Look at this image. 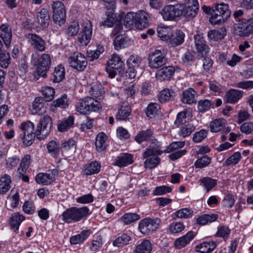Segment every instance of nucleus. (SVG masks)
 I'll return each mask as SVG.
<instances>
[{"mask_svg":"<svg viewBox=\"0 0 253 253\" xmlns=\"http://www.w3.org/2000/svg\"><path fill=\"white\" fill-rule=\"evenodd\" d=\"M88 214L89 209L87 207H73L67 209L62 213L61 216L63 221L70 223L78 222Z\"/></svg>","mask_w":253,"mask_h":253,"instance_id":"obj_1","label":"nucleus"},{"mask_svg":"<svg viewBox=\"0 0 253 253\" xmlns=\"http://www.w3.org/2000/svg\"><path fill=\"white\" fill-rule=\"evenodd\" d=\"M231 11L227 4H217L212 10L210 21L212 24H219L225 22L229 17Z\"/></svg>","mask_w":253,"mask_h":253,"instance_id":"obj_2","label":"nucleus"},{"mask_svg":"<svg viewBox=\"0 0 253 253\" xmlns=\"http://www.w3.org/2000/svg\"><path fill=\"white\" fill-rule=\"evenodd\" d=\"M23 131L21 138L23 143L27 146H31L34 142L35 137H37L36 131L34 132L35 125L30 121L23 122L19 126Z\"/></svg>","mask_w":253,"mask_h":253,"instance_id":"obj_3","label":"nucleus"},{"mask_svg":"<svg viewBox=\"0 0 253 253\" xmlns=\"http://www.w3.org/2000/svg\"><path fill=\"white\" fill-rule=\"evenodd\" d=\"M52 125V120L49 116L46 115L42 117L36 130L37 139L41 140L45 138L50 132Z\"/></svg>","mask_w":253,"mask_h":253,"instance_id":"obj_4","label":"nucleus"},{"mask_svg":"<svg viewBox=\"0 0 253 253\" xmlns=\"http://www.w3.org/2000/svg\"><path fill=\"white\" fill-rule=\"evenodd\" d=\"M161 221L160 219L145 218L139 223L138 229L143 234H149L155 231L160 226Z\"/></svg>","mask_w":253,"mask_h":253,"instance_id":"obj_5","label":"nucleus"},{"mask_svg":"<svg viewBox=\"0 0 253 253\" xmlns=\"http://www.w3.org/2000/svg\"><path fill=\"white\" fill-rule=\"evenodd\" d=\"M186 4H180L181 16L190 19L197 15L199 10V3L197 0H187Z\"/></svg>","mask_w":253,"mask_h":253,"instance_id":"obj_6","label":"nucleus"},{"mask_svg":"<svg viewBox=\"0 0 253 253\" xmlns=\"http://www.w3.org/2000/svg\"><path fill=\"white\" fill-rule=\"evenodd\" d=\"M68 62L71 67L80 72L84 71L87 64L86 57L81 53H75L71 55Z\"/></svg>","mask_w":253,"mask_h":253,"instance_id":"obj_7","label":"nucleus"},{"mask_svg":"<svg viewBox=\"0 0 253 253\" xmlns=\"http://www.w3.org/2000/svg\"><path fill=\"white\" fill-rule=\"evenodd\" d=\"M167 62V58L160 50H156L149 55V66L151 69L161 68Z\"/></svg>","mask_w":253,"mask_h":253,"instance_id":"obj_8","label":"nucleus"},{"mask_svg":"<svg viewBox=\"0 0 253 253\" xmlns=\"http://www.w3.org/2000/svg\"><path fill=\"white\" fill-rule=\"evenodd\" d=\"M58 174L56 169H49L46 172L38 173L36 177V181L38 184L43 185H48L51 184L55 180V177Z\"/></svg>","mask_w":253,"mask_h":253,"instance_id":"obj_9","label":"nucleus"},{"mask_svg":"<svg viewBox=\"0 0 253 253\" xmlns=\"http://www.w3.org/2000/svg\"><path fill=\"white\" fill-rule=\"evenodd\" d=\"M161 14L165 20H173L176 18L181 16L180 4L165 6L162 10Z\"/></svg>","mask_w":253,"mask_h":253,"instance_id":"obj_10","label":"nucleus"},{"mask_svg":"<svg viewBox=\"0 0 253 253\" xmlns=\"http://www.w3.org/2000/svg\"><path fill=\"white\" fill-rule=\"evenodd\" d=\"M158 155L149 150L144 151L142 154V159L145 160L144 162V167L149 169L156 168L161 162V158Z\"/></svg>","mask_w":253,"mask_h":253,"instance_id":"obj_11","label":"nucleus"},{"mask_svg":"<svg viewBox=\"0 0 253 253\" xmlns=\"http://www.w3.org/2000/svg\"><path fill=\"white\" fill-rule=\"evenodd\" d=\"M236 29L240 37H248L253 33V19L243 20L242 22L235 24Z\"/></svg>","mask_w":253,"mask_h":253,"instance_id":"obj_12","label":"nucleus"},{"mask_svg":"<svg viewBox=\"0 0 253 253\" xmlns=\"http://www.w3.org/2000/svg\"><path fill=\"white\" fill-rule=\"evenodd\" d=\"M53 19L55 22L63 23L66 18V12L63 3L59 1L53 2L52 4Z\"/></svg>","mask_w":253,"mask_h":253,"instance_id":"obj_13","label":"nucleus"},{"mask_svg":"<svg viewBox=\"0 0 253 253\" xmlns=\"http://www.w3.org/2000/svg\"><path fill=\"white\" fill-rule=\"evenodd\" d=\"M31 63L34 65H39L50 68L51 58L48 54H39L35 52L32 55Z\"/></svg>","mask_w":253,"mask_h":253,"instance_id":"obj_14","label":"nucleus"},{"mask_svg":"<svg viewBox=\"0 0 253 253\" xmlns=\"http://www.w3.org/2000/svg\"><path fill=\"white\" fill-rule=\"evenodd\" d=\"M92 35V24L90 21L84 24L82 32L79 35L78 41L84 45H86L90 41Z\"/></svg>","mask_w":253,"mask_h":253,"instance_id":"obj_15","label":"nucleus"},{"mask_svg":"<svg viewBox=\"0 0 253 253\" xmlns=\"http://www.w3.org/2000/svg\"><path fill=\"white\" fill-rule=\"evenodd\" d=\"M28 39L31 45L36 50L43 51L45 49V42L40 36L36 34H29Z\"/></svg>","mask_w":253,"mask_h":253,"instance_id":"obj_16","label":"nucleus"},{"mask_svg":"<svg viewBox=\"0 0 253 253\" xmlns=\"http://www.w3.org/2000/svg\"><path fill=\"white\" fill-rule=\"evenodd\" d=\"M194 39L198 52L203 56L207 55L209 52V47L203 36L197 34L194 36Z\"/></svg>","mask_w":253,"mask_h":253,"instance_id":"obj_17","label":"nucleus"},{"mask_svg":"<svg viewBox=\"0 0 253 253\" xmlns=\"http://www.w3.org/2000/svg\"><path fill=\"white\" fill-rule=\"evenodd\" d=\"M141 60V57L137 55H131L127 60L126 63L129 72L131 74L129 75L130 77L134 78L135 77V73L139 68Z\"/></svg>","mask_w":253,"mask_h":253,"instance_id":"obj_18","label":"nucleus"},{"mask_svg":"<svg viewBox=\"0 0 253 253\" xmlns=\"http://www.w3.org/2000/svg\"><path fill=\"white\" fill-rule=\"evenodd\" d=\"M185 34L180 30L172 32L169 39L168 40L169 44L172 47L181 45L184 41Z\"/></svg>","mask_w":253,"mask_h":253,"instance_id":"obj_19","label":"nucleus"},{"mask_svg":"<svg viewBox=\"0 0 253 253\" xmlns=\"http://www.w3.org/2000/svg\"><path fill=\"white\" fill-rule=\"evenodd\" d=\"M148 14L144 11L135 13V27L140 30L147 27L149 25Z\"/></svg>","mask_w":253,"mask_h":253,"instance_id":"obj_20","label":"nucleus"},{"mask_svg":"<svg viewBox=\"0 0 253 253\" xmlns=\"http://www.w3.org/2000/svg\"><path fill=\"white\" fill-rule=\"evenodd\" d=\"M133 162V156L129 153H122L114 160L113 165L119 167H126Z\"/></svg>","mask_w":253,"mask_h":253,"instance_id":"obj_21","label":"nucleus"},{"mask_svg":"<svg viewBox=\"0 0 253 253\" xmlns=\"http://www.w3.org/2000/svg\"><path fill=\"white\" fill-rule=\"evenodd\" d=\"M12 37V31L9 25L2 24L0 26V37L2 39L6 47L10 46Z\"/></svg>","mask_w":253,"mask_h":253,"instance_id":"obj_22","label":"nucleus"},{"mask_svg":"<svg viewBox=\"0 0 253 253\" xmlns=\"http://www.w3.org/2000/svg\"><path fill=\"white\" fill-rule=\"evenodd\" d=\"M174 71V68L172 66L164 67L157 72L156 78L161 82L169 80L173 75Z\"/></svg>","mask_w":253,"mask_h":253,"instance_id":"obj_23","label":"nucleus"},{"mask_svg":"<svg viewBox=\"0 0 253 253\" xmlns=\"http://www.w3.org/2000/svg\"><path fill=\"white\" fill-rule=\"evenodd\" d=\"M194 237V232L192 231H189L186 234L175 240L174 243L175 248L177 249H181L184 248L193 239Z\"/></svg>","mask_w":253,"mask_h":253,"instance_id":"obj_24","label":"nucleus"},{"mask_svg":"<svg viewBox=\"0 0 253 253\" xmlns=\"http://www.w3.org/2000/svg\"><path fill=\"white\" fill-rule=\"evenodd\" d=\"M243 91L235 89H231L228 90L225 95V99L226 102L229 103H236L243 96Z\"/></svg>","mask_w":253,"mask_h":253,"instance_id":"obj_25","label":"nucleus"},{"mask_svg":"<svg viewBox=\"0 0 253 253\" xmlns=\"http://www.w3.org/2000/svg\"><path fill=\"white\" fill-rule=\"evenodd\" d=\"M216 245L213 241L204 242L196 246V251L201 253H210L214 250Z\"/></svg>","mask_w":253,"mask_h":253,"instance_id":"obj_26","label":"nucleus"},{"mask_svg":"<svg viewBox=\"0 0 253 253\" xmlns=\"http://www.w3.org/2000/svg\"><path fill=\"white\" fill-rule=\"evenodd\" d=\"M154 134L153 131L151 129L139 131L135 136L134 140L139 144L143 142L151 140Z\"/></svg>","mask_w":253,"mask_h":253,"instance_id":"obj_27","label":"nucleus"},{"mask_svg":"<svg viewBox=\"0 0 253 253\" xmlns=\"http://www.w3.org/2000/svg\"><path fill=\"white\" fill-rule=\"evenodd\" d=\"M108 66L117 69L121 73L123 71L124 64L118 55L113 54L108 62Z\"/></svg>","mask_w":253,"mask_h":253,"instance_id":"obj_28","label":"nucleus"},{"mask_svg":"<svg viewBox=\"0 0 253 253\" xmlns=\"http://www.w3.org/2000/svg\"><path fill=\"white\" fill-rule=\"evenodd\" d=\"M44 104V101L42 98H36L33 103V113L38 115L44 113L45 112Z\"/></svg>","mask_w":253,"mask_h":253,"instance_id":"obj_29","label":"nucleus"},{"mask_svg":"<svg viewBox=\"0 0 253 253\" xmlns=\"http://www.w3.org/2000/svg\"><path fill=\"white\" fill-rule=\"evenodd\" d=\"M152 245L149 240H144L135 247L134 253H150Z\"/></svg>","mask_w":253,"mask_h":253,"instance_id":"obj_30","label":"nucleus"},{"mask_svg":"<svg viewBox=\"0 0 253 253\" xmlns=\"http://www.w3.org/2000/svg\"><path fill=\"white\" fill-rule=\"evenodd\" d=\"M37 20L42 27L44 28L47 27L50 21L48 11L45 8L42 9L37 15Z\"/></svg>","mask_w":253,"mask_h":253,"instance_id":"obj_31","label":"nucleus"},{"mask_svg":"<svg viewBox=\"0 0 253 253\" xmlns=\"http://www.w3.org/2000/svg\"><path fill=\"white\" fill-rule=\"evenodd\" d=\"M100 164L96 161H93L86 165L84 170V173L86 175H90L98 173L100 171Z\"/></svg>","mask_w":253,"mask_h":253,"instance_id":"obj_32","label":"nucleus"},{"mask_svg":"<svg viewBox=\"0 0 253 253\" xmlns=\"http://www.w3.org/2000/svg\"><path fill=\"white\" fill-rule=\"evenodd\" d=\"M106 135L104 132L99 133L96 137L95 147L99 152L104 151L107 146Z\"/></svg>","mask_w":253,"mask_h":253,"instance_id":"obj_33","label":"nucleus"},{"mask_svg":"<svg viewBox=\"0 0 253 253\" xmlns=\"http://www.w3.org/2000/svg\"><path fill=\"white\" fill-rule=\"evenodd\" d=\"M182 101L184 103L191 104L196 101V92L192 88H189L183 92Z\"/></svg>","mask_w":253,"mask_h":253,"instance_id":"obj_34","label":"nucleus"},{"mask_svg":"<svg viewBox=\"0 0 253 253\" xmlns=\"http://www.w3.org/2000/svg\"><path fill=\"white\" fill-rule=\"evenodd\" d=\"M74 124V117L69 116L67 119L62 120L58 125L57 128L60 132H64L73 126Z\"/></svg>","mask_w":253,"mask_h":253,"instance_id":"obj_35","label":"nucleus"},{"mask_svg":"<svg viewBox=\"0 0 253 253\" xmlns=\"http://www.w3.org/2000/svg\"><path fill=\"white\" fill-rule=\"evenodd\" d=\"M130 41L121 35L117 36L114 41V47L117 50L127 47Z\"/></svg>","mask_w":253,"mask_h":253,"instance_id":"obj_36","label":"nucleus"},{"mask_svg":"<svg viewBox=\"0 0 253 253\" xmlns=\"http://www.w3.org/2000/svg\"><path fill=\"white\" fill-rule=\"evenodd\" d=\"M218 217V215L216 214H205L199 216L196 219V222L199 225H204L216 221Z\"/></svg>","mask_w":253,"mask_h":253,"instance_id":"obj_37","label":"nucleus"},{"mask_svg":"<svg viewBox=\"0 0 253 253\" xmlns=\"http://www.w3.org/2000/svg\"><path fill=\"white\" fill-rule=\"evenodd\" d=\"M191 117V113L187 109L179 112L176 116V119L174 122L176 125L180 126L185 124L189 118Z\"/></svg>","mask_w":253,"mask_h":253,"instance_id":"obj_38","label":"nucleus"},{"mask_svg":"<svg viewBox=\"0 0 253 253\" xmlns=\"http://www.w3.org/2000/svg\"><path fill=\"white\" fill-rule=\"evenodd\" d=\"M199 182L200 185L204 187L207 192H209L217 184L216 179L211 178L210 177H205L199 179Z\"/></svg>","mask_w":253,"mask_h":253,"instance_id":"obj_39","label":"nucleus"},{"mask_svg":"<svg viewBox=\"0 0 253 253\" xmlns=\"http://www.w3.org/2000/svg\"><path fill=\"white\" fill-rule=\"evenodd\" d=\"M175 96V92L172 89L165 88L162 90L159 95V100L161 102H166L172 100Z\"/></svg>","mask_w":253,"mask_h":253,"instance_id":"obj_40","label":"nucleus"},{"mask_svg":"<svg viewBox=\"0 0 253 253\" xmlns=\"http://www.w3.org/2000/svg\"><path fill=\"white\" fill-rule=\"evenodd\" d=\"M86 98L88 114L92 112H97L101 108V105L98 101L90 97Z\"/></svg>","mask_w":253,"mask_h":253,"instance_id":"obj_41","label":"nucleus"},{"mask_svg":"<svg viewBox=\"0 0 253 253\" xmlns=\"http://www.w3.org/2000/svg\"><path fill=\"white\" fill-rule=\"evenodd\" d=\"M90 234V230H84L80 234L72 236L70 238V243L72 245H76L83 243Z\"/></svg>","mask_w":253,"mask_h":253,"instance_id":"obj_42","label":"nucleus"},{"mask_svg":"<svg viewBox=\"0 0 253 253\" xmlns=\"http://www.w3.org/2000/svg\"><path fill=\"white\" fill-rule=\"evenodd\" d=\"M140 218V215L136 213H126L124 214L120 218V220L125 225H128Z\"/></svg>","mask_w":253,"mask_h":253,"instance_id":"obj_43","label":"nucleus"},{"mask_svg":"<svg viewBox=\"0 0 253 253\" xmlns=\"http://www.w3.org/2000/svg\"><path fill=\"white\" fill-rule=\"evenodd\" d=\"M131 110L129 106L122 105L117 114L116 119L119 121L126 120L130 115Z\"/></svg>","mask_w":253,"mask_h":253,"instance_id":"obj_44","label":"nucleus"},{"mask_svg":"<svg viewBox=\"0 0 253 253\" xmlns=\"http://www.w3.org/2000/svg\"><path fill=\"white\" fill-rule=\"evenodd\" d=\"M48 152L51 156L57 158L59 155L61 147L58 143L54 140L49 141L46 146Z\"/></svg>","mask_w":253,"mask_h":253,"instance_id":"obj_45","label":"nucleus"},{"mask_svg":"<svg viewBox=\"0 0 253 253\" xmlns=\"http://www.w3.org/2000/svg\"><path fill=\"white\" fill-rule=\"evenodd\" d=\"M160 110V105L156 103H150L147 107L145 113L149 118H154L158 114Z\"/></svg>","mask_w":253,"mask_h":253,"instance_id":"obj_46","label":"nucleus"},{"mask_svg":"<svg viewBox=\"0 0 253 253\" xmlns=\"http://www.w3.org/2000/svg\"><path fill=\"white\" fill-rule=\"evenodd\" d=\"M11 182L9 175H5L0 178V194H5L10 189Z\"/></svg>","mask_w":253,"mask_h":253,"instance_id":"obj_47","label":"nucleus"},{"mask_svg":"<svg viewBox=\"0 0 253 253\" xmlns=\"http://www.w3.org/2000/svg\"><path fill=\"white\" fill-rule=\"evenodd\" d=\"M60 147L61 150L63 152L73 153L75 151L76 145L75 141L70 139L68 140L62 141Z\"/></svg>","mask_w":253,"mask_h":253,"instance_id":"obj_48","label":"nucleus"},{"mask_svg":"<svg viewBox=\"0 0 253 253\" xmlns=\"http://www.w3.org/2000/svg\"><path fill=\"white\" fill-rule=\"evenodd\" d=\"M65 73V69L62 65H60L55 67L53 73V82L54 83H59L61 82L64 79Z\"/></svg>","mask_w":253,"mask_h":253,"instance_id":"obj_49","label":"nucleus"},{"mask_svg":"<svg viewBox=\"0 0 253 253\" xmlns=\"http://www.w3.org/2000/svg\"><path fill=\"white\" fill-rule=\"evenodd\" d=\"M226 121L223 119L213 120L210 125L211 131L212 132H217L222 130L225 127Z\"/></svg>","mask_w":253,"mask_h":253,"instance_id":"obj_50","label":"nucleus"},{"mask_svg":"<svg viewBox=\"0 0 253 253\" xmlns=\"http://www.w3.org/2000/svg\"><path fill=\"white\" fill-rule=\"evenodd\" d=\"M24 219V216L18 212H15L12 215L10 225L14 231L18 229L20 223Z\"/></svg>","mask_w":253,"mask_h":253,"instance_id":"obj_51","label":"nucleus"},{"mask_svg":"<svg viewBox=\"0 0 253 253\" xmlns=\"http://www.w3.org/2000/svg\"><path fill=\"white\" fill-rule=\"evenodd\" d=\"M149 146L146 148L145 151L150 150L152 153H155L158 155H161L163 153L164 151L161 150V143L156 139H152Z\"/></svg>","mask_w":253,"mask_h":253,"instance_id":"obj_52","label":"nucleus"},{"mask_svg":"<svg viewBox=\"0 0 253 253\" xmlns=\"http://www.w3.org/2000/svg\"><path fill=\"white\" fill-rule=\"evenodd\" d=\"M172 30L169 27L160 26L157 28L158 36L163 41H168Z\"/></svg>","mask_w":253,"mask_h":253,"instance_id":"obj_53","label":"nucleus"},{"mask_svg":"<svg viewBox=\"0 0 253 253\" xmlns=\"http://www.w3.org/2000/svg\"><path fill=\"white\" fill-rule=\"evenodd\" d=\"M195 129V126L191 124H188L180 127L178 134L179 136L185 138L189 136Z\"/></svg>","mask_w":253,"mask_h":253,"instance_id":"obj_54","label":"nucleus"},{"mask_svg":"<svg viewBox=\"0 0 253 253\" xmlns=\"http://www.w3.org/2000/svg\"><path fill=\"white\" fill-rule=\"evenodd\" d=\"M69 104V100L66 94L62 95L60 97L53 101L51 104L55 107H58L61 108H66Z\"/></svg>","mask_w":253,"mask_h":253,"instance_id":"obj_55","label":"nucleus"},{"mask_svg":"<svg viewBox=\"0 0 253 253\" xmlns=\"http://www.w3.org/2000/svg\"><path fill=\"white\" fill-rule=\"evenodd\" d=\"M106 18L105 19L100 22V25L101 26H107L108 27H112L114 22L116 21V16L114 13L105 12Z\"/></svg>","mask_w":253,"mask_h":253,"instance_id":"obj_56","label":"nucleus"},{"mask_svg":"<svg viewBox=\"0 0 253 253\" xmlns=\"http://www.w3.org/2000/svg\"><path fill=\"white\" fill-rule=\"evenodd\" d=\"M135 13L129 12L127 13L124 19V24L128 29H131L133 26H135Z\"/></svg>","mask_w":253,"mask_h":253,"instance_id":"obj_57","label":"nucleus"},{"mask_svg":"<svg viewBox=\"0 0 253 253\" xmlns=\"http://www.w3.org/2000/svg\"><path fill=\"white\" fill-rule=\"evenodd\" d=\"M130 240V237L124 233L114 241L113 245L118 247H122L128 244Z\"/></svg>","mask_w":253,"mask_h":253,"instance_id":"obj_58","label":"nucleus"},{"mask_svg":"<svg viewBox=\"0 0 253 253\" xmlns=\"http://www.w3.org/2000/svg\"><path fill=\"white\" fill-rule=\"evenodd\" d=\"M42 91L46 101H50L54 98L55 91L53 87L44 86L42 88Z\"/></svg>","mask_w":253,"mask_h":253,"instance_id":"obj_59","label":"nucleus"},{"mask_svg":"<svg viewBox=\"0 0 253 253\" xmlns=\"http://www.w3.org/2000/svg\"><path fill=\"white\" fill-rule=\"evenodd\" d=\"M214 103L209 99L200 100L198 102V109L200 112H205L210 110Z\"/></svg>","mask_w":253,"mask_h":253,"instance_id":"obj_60","label":"nucleus"},{"mask_svg":"<svg viewBox=\"0 0 253 253\" xmlns=\"http://www.w3.org/2000/svg\"><path fill=\"white\" fill-rule=\"evenodd\" d=\"M80 30V25L78 22L71 23L66 30V34L71 37L76 36Z\"/></svg>","mask_w":253,"mask_h":253,"instance_id":"obj_61","label":"nucleus"},{"mask_svg":"<svg viewBox=\"0 0 253 253\" xmlns=\"http://www.w3.org/2000/svg\"><path fill=\"white\" fill-rule=\"evenodd\" d=\"M91 92L92 96L100 99L103 97L105 91L103 86L99 84L92 87Z\"/></svg>","mask_w":253,"mask_h":253,"instance_id":"obj_62","label":"nucleus"},{"mask_svg":"<svg viewBox=\"0 0 253 253\" xmlns=\"http://www.w3.org/2000/svg\"><path fill=\"white\" fill-rule=\"evenodd\" d=\"M185 226L182 222H174L169 224L168 230L171 234H177L182 231Z\"/></svg>","mask_w":253,"mask_h":253,"instance_id":"obj_63","label":"nucleus"},{"mask_svg":"<svg viewBox=\"0 0 253 253\" xmlns=\"http://www.w3.org/2000/svg\"><path fill=\"white\" fill-rule=\"evenodd\" d=\"M193 211L188 208L178 210L174 213L175 217L181 218H188L192 216Z\"/></svg>","mask_w":253,"mask_h":253,"instance_id":"obj_64","label":"nucleus"}]
</instances>
